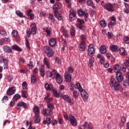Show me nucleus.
<instances>
[{"label":"nucleus","instance_id":"20e7f679","mask_svg":"<svg viewBox=\"0 0 129 129\" xmlns=\"http://www.w3.org/2000/svg\"><path fill=\"white\" fill-rule=\"evenodd\" d=\"M88 52L89 57H92L95 54V49L93 44H90L88 46Z\"/></svg>","mask_w":129,"mask_h":129},{"label":"nucleus","instance_id":"4468645a","mask_svg":"<svg viewBox=\"0 0 129 129\" xmlns=\"http://www.w3.org/2000/svg\"><path fill=\"white\" fill-rule=\"evenodd\" d=\"M80 92L84 101H87L88 100V94L86 92V91L82 90Z\"/></svg>","mask_w":129,"mask_h":129},{"label":"nucleus","instance_id":"338daca9","mask_svg":"<svg viewBox=\"0 0 129 129\" xmlns=\"http://www.w3.org/2000/svg\"><path fill=\"white\" fill-rule=\"evenodd\" d=\"M5 100H9V97L8 96H5L2 99V102L4 103L5 102Z\"/></svg>","mask_w":129,"mask_h":129},{"label":"nucleus","instance_id":"49530a36","mask_svg":"<svg viewBox=\"0 0 129 129\" xmlns=\"http://www.w3.org/2000/svg\"><path fill=\"white\" fill-rule=\"evenodd\" d=\"M26 90H22L21 91V96L23 98H27L28 97L26 95Z\"/></svg>","mask_w":129,"mask_h":129},{"label":"nucleus","instance_id":"cd10ccee","mask_svg":"<svg viewBox=\"0 0 129 129\" xmlns=\"http://www.w3.org/2000/svg\"><path fill=\"white\" fill-rule=\"evenodd\" d=\"M42 122L44 124H47V126H49L51 123V117H46V119L43 120Z\"/></svg>","mask_w":129,"mask_h":129},{"label":"nucleus","instance_id":"423d86ee","mask_svg":"<svg viewBox=\"0 0 129 129\" xmlns=\"http://www.w3.org/2000/svg\"><path fill=\"white\" fill-rule=\"evenodd\" d=\"M104 9L110 13L114 12V9H113V5L110 3H108L105 4Z\"/></svg>","mask_w":129,"mask_h":129},{"label":"nucleus","instance_id":"5fc2aeb1","mask_svg":"<svg viewBox=\"0 0 129 129\" xmlns=\"http://www.w3.org/2000/svg\"><path fill=\"white\" fill-rule=\"evenodd\" d=\"M77 22L78 23H79V25H83V24H84L85 23V21H84V20L81 19L80 18L77 19Z\"/></svg>","mask_w":129,"mask_h":129},{"label":"nucleus","instance_id":"b1692460","mask_svg":"<svg viewBox=\"0 0 129 129\" xmlns=\"http://www.w3.org/2000/svg\"><path fill=\"white\" fill-rule=\"evenodd\" d=\"M110 49L112 52H118V47L117 45L111 44L110 45Z\"/></svg>","mask_w":129,"mask_h":129},{"label":"nucleus","instance_id":"8fccbe9b","mask_svg":"<svg viewBox=\"0 0 129 129\" xmlns=\"http://www.w3.org/2000/svg\"><path fill=\"white\" fill-rule=\"evenodd\" d=\"M106 35L107 36L108 39H113V38H114V35H113L112 33H107Z\"/></svg>","mask_w":129,"mask_h":129},{"label":"nucleus","instance_id":"603ef678","mask_svg":"<svg viewBox=\"0 0 129 129\" xmlns=\"http://www.w3.org/2000/svg\"><path fill=\"white\" fill-rule=\"evenodd\" d=\"M48 19L49 20H51L52 22H55V21H56L55 19H54V16L50 13L48 15Z\"/></svg>","mask_w":129,"mask_h":129},{"label":"nucleus","instance_id":"72a5a7b5","mask_svg":"<svg viewBox=\"0 0 129 129\" xmlns=\"http://www.w3.org/2000/svg\"><path fill=\"white\" fill-rule=\"evenodd\" d=\"M46 109H47V110H52V109H55V106H54L51 103H48L47 104Z\"/></svg>","mask_w":129,"mask_h":129},{"label":"nucleus","instance_id":"3c124183","mask_svg":"<svg viewBox=\"0 0 129 129\" xmlns=\"http://www.w3.org/2000/svg\"><path fill=\"white\" fill-rule=\"evenodd\" d=\"M123 41L125 44H129V37L127 36H125L123 37Z\"/></svg>","mask_w":129,"mask_h":129},{"label":"nucleus","instance_id":"a19ab883","mask_svg":"<svg viewBox=\"0 0 129 129\" xmlns=\"http://www.w3.org/2000/svg\"><path fill=\"white\" fill-rule=\"evenodd\" d=\"M76 27L77 28H78L79 29H80V30H81V31H83V32H84L85 30V26H82V25L81 24H77Z\"/></svg>","mask_w":129,"mask_h":129},{"label":"nucleus","instance_id":"37998d69","mask_svg":"<svg viewBox=\"0 0 129 129\" xmlns=\"http://www.w3.org/2000/svg\"><path fill=\"white\" fill-rule=\"evenodd\" d=\"M39 73L41 77L45 76V70L42 68H39Z\"/></svg>","mask_w":129,"mask_h":129},{"label":"nucleus","instance_id":"9d476101","mask_svg":"<svg viewBox=\"0 0 129 129\" xmlns=\"http://www.w3.org/2000/svg\"><path fill=\"white\" fill-rule=\"evenodd\" d=\"M115 24H116V19H115L114 15H113L111 17V20L110 21L109 23L108 24V28L110 29V28H112L113 25H115Z\"/></svg>","mask_w":129,"mask_h":129},{"label":"nucleus","instance_id":"412c9836","mask_svg":"<svg viewBox=\"0 0 129 129\" xmlns=\"http://www.w3.org/2000/svg\"><path fill=\"white\" fill-rule=\"evenodd\" d=\"M126 79L123 81V85L124 87L127 88L129 86V73H127Z\"/></svg>","mask_w":129,"mask_h":129},{"label":"nucleus","instance_id":"de8ad7c7","mask_svg":"<svg viewBox=\"0 0 129 129\" xmlns=\"http://www.w3.org/2000/svg\"><path fill=\"white\" fill-rule=\"evenodd\" d=\"M11 36L12 38H16L17 39L18 41L20 40V37L18 36V33H12Z\"/></svg>","mask_w":129,"mask_h":129},{"label":"nucleus","instance_id":"6e6d98bb","mask_svg":"<svg viewBox=\"0 0 129 129\" xmlns=\"http://www.w3.org/2000/svg\"><path fill=\"white\" fill-rule=\"evenodd\" d=\"M89 63L90 64V67H92V65H93V63H94V58L91 57L90 58Z\"/></svg>","mask_w":129,"mask_h":129},{"label":"nucleus","instance_id":"a878e982","mask_svg":"<svg viewBox=\"0 0 129 129\" xmlns=\"http://www.w3.org/2000/svg\"><path fill=\"white\" fill-rule=\"evenodd\" d=\"M118 82L116 81V80H115V78H111L110 81V86L111 88H112V87L116 84Z\"/></svg>","mask_w":129,"mask_h":129},{"label":"nucleus","instance_id":"473e14b6","mask_svg":"<svg viewBox=\"0 0 129 129\" xmlns=\"http://www.w3.org/2000/svg\"><path fill=\"white\" fill-rule=\"evenodd\" d=\"M87 6H89L90 7H92L93 9H95L94 3H93V2L91 1V0H88L87 1Z\"/></svg>","mask_w":129,"mask_h":129},{"label":"nucleus","instance_id":"79ce46f5","mask_svg":"<svg viewBox=\"0 0 129 129\" xmlns=\"http://www.w3.org/2000/svg\"><path fill=\"white\" fill-rule=\"evenodd\" d=\"M52 91L53 95H54V97H56L57 98L59 97L60 94L58 93V92H57V91L54 90L53 89Z\"/></svg>","mask_w":129,"mask_h":129},{"label":"nucleus","instance_id":"dca6fc26","mask_svg":"<svg viewBox=\"0 0 129 129\" xmlns=\"http://www.w3.org/2000/svg\"><path fill=\"white\" fill-rule=\"evenodd\" d=\"M42 114H43L44 116H48V115H52L53 114V111H52V110H48V109L46 108H43Z\"/></svg>","mask_w":129,"mask_h":129},{"label":"nucleus","instance_id":"864d4df0","mask_svg":"<svg viewBox=\"0 0 129 129\" xmlns=\"http://www.w3.org/2000/svg\"><path fill=\"white\" fill-rule=\"evenodd\" d=\"M55 61L57 63V64H61L62 63V60H61V59L59 58L58 57H55Z\"/></svg>","mask_w":129,"mask_h":129},{"label":"nucleus","instance_id":"f3484780","mask_svg":"<svg viewBox=\"0 0 129 129\" xmlns=\"http://www.w3.org/2000/svg\"><path fill=\"white\" fill-rule=\"evenodd\" d=\"M48 44L50 47H54L57 44V39L56 38H50L48 41Z\"/></svg>","mask_w":129,"mask_h":129},{"label":"nucleus","instance_id":"052dcab7","mask_svg":"<svg viewBox=\"0 0 129 129\" xmlns=\"http://www.w3.org/2000/svg\"><path fill=\"white\" fill-rule=\"evenodd\" d=\"M14 79V77H13V75H9L8 77V82H12V81Z\"/></svg>","mask_w":129,"mask_h":129},{"label":"nucleus","instance_id":"4be33fe9","mask_svg":"<svg viewBox=\"0 0 129 129\" xmlns=\"http://www.w3.org/2000/svg\"><path fill=\"white\" fill-rule=\"evenodd\" d=\"M41 122V116L40 114L36 113L34 115V122L35 123H39Z\"/></svg>","mask_w":129,"mask_h":129},{"label":"nucleus","instance_id":"f704fd0d","mask_svg":"<svg viewBox=\"0 0 129 129\" xmlns=\"http://www.w3.org/2000/svg\"><path fill=\"white\" fill-rule=\"evenodd\" d=\"M33 112H34L35 114L36 113L40 114V109L39 108V106H35L33 107Z\"/></svg>","mask_w":129,"mask_h":129},{"label":"nucleus","instance_id":"a18cd8bd","mask_svg":"<svg viewBox=\"0 0 129 129\" xmlns=\"http://www.w3.org/2000/svg\"><path fill=\"white\" fill-rule=\"evenodd\" d=\"M118 51L120 55L121 56L123 55V53L125 52V49H124L123 47H120L119 49H118Z\"/></svg>","mask_w":129,"mask_h":129},{"label":"nucleus","instance_id":"a211bd4d","mask_svg":"<svg viewBox=\"0 0 129 129\" xmlns=\"http://www.w3.org/2000/svg\"><path fill=\"white\" fill-rule=\"evenodd\" d=\"M69 21L70 22H73V21H75V20H76V19H77L76 14H75L72 12L70 13L69 15Z\"/></svg>","mask_w":129,"mask_h":129},{"label":"nucleus","instance_id":"ea45409f","mask_svg":"<svg viewBox=\"0 0 129 129\" xmlns=\"http://www.w3.org/2000/svg\"><path fill=\"white\" fill-rule=\"evenodd\" d=\"M82 127H83V128H91V127H90V125L87 121H85L84 122V123L82 125Z\"/></svg>","mask_w":129,"mask_h":129},{"label":"nucleus","instance_id":"aec40b11","mask_svg":"<svg viewBox=\"0 0 129 129\" xmlns=\"http://www.w3.org/2000/svg\"><path fill=\"white\" fill-rule=\"evenodd\" d=\"M3 50L6 53H11L13 52V49L10 46L5 45L3 46Z\"/></svg>","mask_w":129,"mask_h":129},{"label":"nucleus","instance_id":"9b49d317","mask_svg":"<svg viewBox=\"0 0 129 129\" xmlns=\"http://www.w3.org/2000/svg\"><path fill=\"white\" fill-rule=\"evenodd\" d=\"M16 90H17L16 87H9L7 91V95H9V96H11V95H13V94H15V93L16 92Z\"/></svg>","mask_w":129,"mask_h":129},{"label":"nucleus","instance_id":"f03ea898","mask_svg":"<svg viewBox=\"0 0 129 129\" xmlns=\"http://www.w3.org/2000/svg\"><path fill=\"white\" fill-rule=\"evenodd\" d=\"M74 72V69L72 68V67L70 66L68 68V72L64 73V78L66 82H70L71 81V75L70 73H73Z\"/></svg>","mask_w":129,"mask_h":129},{"label":"nucleus","instance_id":"bf43d9fd","mask_svg":"<svg viewBox=\"0 0 129 129\" xmlns=\"http://www.w3.org/2000/svg\"><path fill=\"white\" fill-rule=\"evenodd\" d=\"M27 66H29V69H32V68H34V65H33V61H30L29 62V63H27Z\"/></svg>","mask_w":129,"mask_h":129},{"label":"nucleus","instance_id":"c9c22d12","mask_svg":"<svg viewBox=\"0 0 129 129\" xmlns=\"http://www.w3.org/2000/svg\"><path fill=\"white\" fill-rule=\"evenodd\" d=\"M54 17L57 19L58 21H62V20H63V17L60 16V14H59V13L54 14Z\"/></svg>","mask_w":129,"mask_h":129},{"label":"nucleus","instance_id":"c03bdc74","mask_svg":"<svg viewBox=\"0 0 129 129\" xmlns=\"http://www.w3.org/2000/svg\"><path fill=\"white\" fill-rule=\"evenodd\" d=\"M25 45L28 50H31V47L30 46V43L29 41L27 39V37L25 38Z\"/></svg>","mask_w":129,"mask_h":129},{"label":"nucleus","instance_id":"69168bd1","mask_svg":"<svg viewBox=\"0 0 129 129\" xmlns=\"http://www.w3.org/2000/svg\"><path fill=\"white\" fill-rule=\"evenodd\" d=\"M100 62L102 65H103V64L105 63V59H104V57H102L101 58H100Z\"/></svg>","mask_w":129,"mask_h":129},{"label":"nucleus","instance_id":"13d9d810","mask_svg":"<svg viewBox=\"0 0 129 129\" xmlns=\"http://www.w3.org/2000/svg\"><path fill=\"white\" fill-rule=\"evenodd\" d=\"M124 65L125 67V68H126V69H127L128 70H129V61H128V60H125L124 62Z\"/></svg>","mask_w":129,"mask_h":129},{"label":"nucleus","instance_id":"0eeeda50","mask_svg":"<svg viewBox=\"0 0 129 129\" xmlns=\"http://www.w3.org/2000/svg\"><path fill=\"white\" fill-rule=\"evenodd\" d=\"M21 107H23V108H29V105H28V103L22 101L17 104L16 108L17 109H20Z\"/></svg>","mask_w":129,"mask_h":129},{"label":"nucleus","instance_id":"ddd939ff","mask_svg":"<svg viewBox=\"0 0 129 129\" xmlns=\"http://www.w3.org/2000/svg\"><path fill=\"white\" fill-rule=\"evenodd\" d=\"M116 73V79L118 82H121L123 80V75L121 74L120 71L115 72Z\"/></svg>","mask_w":129,"mask_h":129},{"label":"nucleus","instance_id":"774afa93","mask_svg":"<svg viewBox=\"0 0 129 129\" xmlns=\"http://www.w3.org/2000/svg\"><path fill=\"white\" fill-rule=\"evenodd\" d=\"M2 62L4 64H9V59L4 58Z\"/></svg>","mask_w":129,"mask_h":129},{"label":"nucleus","instance_id":"4d7b16f0","mask_svg":"<svg viewBox=\"0 0 129 129\" xmlns=\"http://www.w3.org/2000/svg\"><path fill=\"white\" fill-rule=\"evenodd\" d=\"M114 70L115 72H117V71H120V69H119V65H115L114 67Z\"/></svg>","mask_w":129,"mask_h":129},{"label":"nucleus","instance_id":"39448f33","mask_svg":"<svg viewBox=\"0 0 129 129\" xmlns=\"http://www.w3.org/2000/svg\"><path fill=\"white\" fill-rule=\"evenodd\" d=\"M69 121H70L73 126H76L77 125V120H76L75 116L72 114H70L69 115Z\"/></svg>","mask_w":129,"mask_h":129},{"label":"nucleus","instance_id":"1a4fd4ad","mask_svg":"<svg viewBox=\"0 0 129 129\" xmlns=\"http://www.w3.org/2000/svg\"><path fill=\"white\" fill-rule=\"evenodd\" d=\"M78 48L79 51H81V52L85 51V49H86V42H85V41L82 40L80 42Z\"/></svg>","mask_w":129,"mask_h":129},{"label":"nucleus","instance_id":"680f3d73","mask_svg":"<svg viewBox=\"0 0 129 129\" xmlns=\"http://www.w3.org/2000/svg\"><path fill=\"white\" fill-rule=\"evenodd\" d=\"M57 123H58V121H57V120H56V119H53L52 120V121L51 122L52 125L55 126L56 124H57Z\"/></svg>","mask_w":129,"mask_h":129},{"label":"nucleus","instance_id":"58836bf2","mask_svg":"<svg viewBox=\"0 0 129 129\" xmlns=\"http://www.w3.org/2000/svg\"><path fill=\"white\" fill-rule=\"evenodd\" d=\"M73 96L74 97V98H78L79 97V93L78 91L75 90L73 92Z\"/></svg>","mask_w":129,"mask_h":129},{"label":"nucleus","instance_id":"2eb2a0df","mask_svg":"<svg viewBox=\"0 0 129 129\" xmlns=\"http://www.w3.org/2000/svg\"><path fill=\"white\" fill-rule=\"evenodd\" d=\"M57 73V71L55 70H53L52 72H50V71H47L46 72V74L47 76V77L48 78H52L53 76H55L56 75V74Z\"/></svg>","mask_w":129,"mask_h":129},{"label":"nucleus","instance_id":"6ab92c4d","mask_svg":"<svg viewBox=\"0 0 129 129\" xmlns=\"http://www.w3.org/2000/svg\"><path fill=\"white\" fill-rule=\"evenodd\" d=\"M31 32L26 31V33H37V25L35 23L31 24Z\"/></svg>","mask_w":129,"mask_h":129},{"label":"nucleus","instance_id":"c85d7f7f","mask_svg":"<svg viewBox=\"0 0 129 129\" xmlns=\"http://www.w3.org/2000/svg\"><path fill=\"white\" fill-rule=\"evenodd\" d=\"M112 88H114V90L116 91H118L119 89H121V86H120V83H119V82H118L116 84L112 87Z\"/></svg>","mask_w":129,"mask_h":129},{"label":"nucleus","instance_id":"393cba45","mask_svg":"<svg viewBox=\"0 0 129 129\" xmlns=\"http://www.w3.org/2000/svg\"><path fill=\"white\" fill-rule=\"evenodd\" d=\"M45 88L46 90H48V91H52V90L54 89V87L53 86V85L49 84H48V83H47L45 85Z\"/></svg>","mask_w":129,"mask_h":129},{"label":"nucleus","instance_id":"0e129e2a","mask_svg":"<svg viewBox=\"0 0 129 129\" xmlns=\"http://www.w3.org/2000/svg\"><path fill=\"white\" fill-rule=\"evenodd\" d=\"M32 13H33V10L32 9H30L29 11L26 12V15L28 17H30V16L32 15Z\"/></svg>","mask_w":129,"mask_h":129},{"label":"nucleus","instance_id":"4c0bfd02","mask_svg":"<svg viewBox=\"0 0 129 129\" xmlns=\"http://www.w3.org/2000/svg\"><path fill=\"white\" fill-rule=\"evenodd\" d=\"M75 88H76L77 89H78L79 91L80 92L81 91H82V90H83V89H82V87H81V85L80 84V83H77L75 85Z\"/></svg>","mask_w":129,"mask_h":129},{"label":"nucleus","instance_id":"f8f14e48","mask_svg":"<svg viewBox=\"0 0 129 129\" xmlns=\"http://www.w3.org/2000/svg\"><path fill=\"white\" fill-rule=\"evenodd\" d=\"M55 80L58 84H61L62 82H63V78L62 77V76L58 73L57 72H56V73L55 74Z\"/></svg>","mask_w":129,"mask_h":129},{"label":"nucleus","instance_id":"e433bc0d","mask_svg":"<svg viewBox=\"0 0 129 129\" xmlns=\"http://www.w3.org/2000/svg\"><path fill=\"white\" fill-rule=\"evenodd\" d=\"M100 26L102 28H105L106 27V22H105V20H102L100 21Z\"/></svg>","mask_w":129,"mask_h":129},{"label":"nucleus","instance_id":"7c9ffc66","mask_svg":"<svg viewBox=\"0 0 129 129\" xmlns=\"http://www.w3.org/2000/svg\"><path fill=\"white\" fill-rule=\"evenodd\" d=\"M16 15H17V16H18V17H19V18H27L26 16H24L23 13H22V12L20 11L19 10H17L16 11Z\"/></svg>","mask_w":129,"mask_h":129},{"label":"nucleus","instance_id":"09e8293b","mask_svg":"<svg viewBox=\"0 0 129 129\" xmlns=\"http://www.w3.org/2000/svg\"><path fill=\"white\" fill-rule=\"evenodd\" d=\"M31 83L34 84L35 82H37V79L36 78V77L35 76H32L31 78Z\"/></svg>","mask_w":129,"mask_h":129},{"label":"nucleus","instance_id":"f257e3e1","mask_svg":"<svg viewBox=\"0 0 129 129\" xmlns=\"http://www.w3.org/2000/svg\"><path fill=\"white\" fill-rule=\"evenodd\" d=\"M43 51L48 58H51V57L54 56V54H55V52L53 50V49L48 46H45L43 47Z\"/></svg>","mask_w":129,"mask_h":129},{"label":"nucleus","instance_id":"bb28decb","mask_svg":"<svg viewBox=\"0 0 129 129\" xmlns=\"http://www.w3.org/2000/svg\"><path fill=\"white\" fill-rule=\"evenodd\" d=\"M43 63L44 64V65H45L47 69H50V62H49V61L48 60V58L47 57H44L43 58Z\"/></svg>","mask_w":129,"mask_h":129},{"label":"nucleus","instance_id":"e2e57ef3","mask_svg":"<svg viewBox=\"0 0 129 129\" xmlns=\"http://www.w3.org/2000/svg\"><path fill=\"white\" fill-rule=\"evenodd\" d=\"M3 39L4 42H7V43H10L11 42V39L9 37H4Z\"/></svg>","mask_w":129,"mask_h":129},{"label":"nucleus","instance_id":"c756f323","mask_svg":"<svg viewBox=\"0 0 129 129\" xmlns=\"http://www.w3.org/2000/svg\"><path fill=\"white\" fill-rule=\"evenodd\" d=\"M12 49L15 51H18V52H22V51H23V49L17 45H13Z\"/></svg>","mask_w":129,"mask_h":129},{"label":"nucleus","instance_id":"7ed1b4c3","mask_svg":"<svg viewBox=\"0 0 129 129\" xmlns=\"http://www.w3.org/2000/svg\"><path fill=\"white\" fill-rule=\"evenodd\" d=\"M62 8V4L59 2H56L52 6V12L54 15L59 13V9Z\"/></svg>","mask_w":129,"mask_h":129},{"label":"nucleus","instance_id":"5701e85b","mask_svg":"<svg viewBox=\"0 0 129 129\" xmlns=\"http://www.w3.org/2000/svg\"><path fill=\"white\" fill-rule=\"evenodd\" d=\"M86 13H88L87 12V9H85V11H83V10L82 9H80L77 11L78 15L79 17H83V16H85V15H86Z\"/></svg>","mask_w":129,"mask_h":129},{"label":"nucleus","instance_id":"2f4dec72","mask_svg":"<svg viewBox=\"0 0 129 129\" xmlns=\"http://www.w3.org/2000/svg\"><path fill=\"white\" fill-rule=\"evenodd\" d=\"M100 52L101 54H105L106 52V46L105 45H102L100 47Z\"/></svg>","mask_w":129,"mask_h":129},{"label":"nucleus","instance_id":"6e6552de","mask_svg":"<svg viewBox=\"0 0 129 129\" xmlns=\"http://www.w3.org/2000/svg\"><path fill=\"white\" fill-rule=\"evenodd\" d=\"M62 99L66 102L70 103V105H73V102H72V98L68 95H64L62 96Z\"/></svg>","mask_w":129,"mask_h":129}]
</instances>
